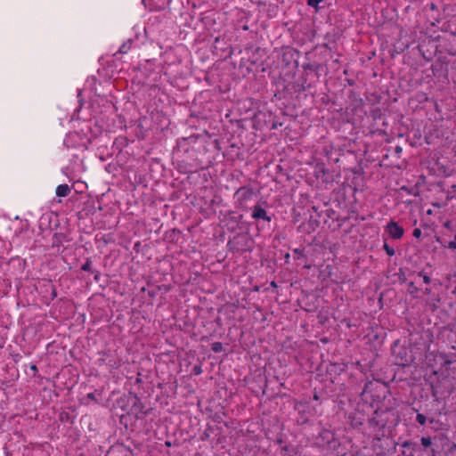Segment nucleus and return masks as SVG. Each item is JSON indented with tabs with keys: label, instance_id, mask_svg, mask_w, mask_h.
I'll use <instances>...</instances> for the list:
<instances>
[{
	"label": "nucleus",
	"instance_id": "f257e3e1",
	"mask_svg": "<svg viewBox=\"0 0 456 456\" xmlns=\"http://www.w3.org/2000/svg\"><path fill=\"white\" fill-rule=\"evenodd\" d=\"M255 196L254 189L250 186H241L234 193L235 207L242 211H248L249 202Z\"/></svg>",
	"mask_w": 456,
	"mask_h": 456
},
{
	"label": "nucleus",
	"instance_id": "f03ea898",
	"mask_svg": "<svg viewBox=\"0 0 456 456\" xmlns=\"http://www.w3.org/2000/svg\"><path fill=\"white\" fill-rule=\"evenodd\" d=\"M252 243L248 233H238L229 240L227 246L232 251L244 252L251 249Z\"/></svg>",
	"mask_w": 456,
	"mask_h": 456
},
{
	"label": "nucleus",
	"instance_id": "7ed1b4c3",
	"mask_svg": "<svg viewBox=\"0 0 456 456\" xmlns=\"http://www.w3.org/2000/svg\"><path fill=\"white\" fill-rule=\"evenodd\" d=\"M385 231L389 234V236L394 240H400L404 233V230L402 226L398 224L395 221H390L385 226Z\"/></svg>",
	"mask_w": 456,
	"mask_h": 456
},
{
	"label": "nucleus",
	"instance_id": "20e7f679",
	"mask_svg": "<svg viewBox=\"0 0 456 456\" xmlns=\"http://www.w3.org/2000/svg\"><path fill=\"white\" fill-rule=\"evenodd\" d=\"M242 218L243 215L236 214L234 211H229L225 218L228 229L235 231L237 228H239V225L241 223Z\"/></svg>",
	"mask_w": 456,
	"mask_h": 456
},
{
	"label": "nucleus",
	"instance_id": "39448f33",
	"mask_svg": "<svg viewBox=\"0 0 456 456\" xmlns=\"http://www.w3.org/2000/svg\"><path fill=\"white\" fill-rule=\"evenodd\" d=\"M251 217L254 220H264L268 223L272 221V217L267 214V211L260 205L256 204L251 208Z\"/></svg>",
	"mask_w": 456,
	"mask_h": 456
},
{
	"label": "nucleus",
	"instance_id": "423d86ee",
	"mask_svg": "<svg viewBox=\"0 0 456 456\" xmlns=\"http://www.w3.org/2000/svg\"><path fill=\"white\" fill-rule=\"evenodd\" d=\"M70 191H71L70 187L66 183L60 184L56 188V195L58 197H67L70 193Z\"/></svg>",
	"mask_w": 456,
	"mask_h": 456
},
{
	"label": "nucleus",
	"instance_id": "0eeeda50",
	"mask_svg": "<svg viewBox=\"0 0 456 456\" xmlns=\"http://www.w3.org/2000/svg\"><path fill=\"white\" fill-rule=\"evenodd\" d=\"M188 144V139L183 138L181 141L177 143V154H179L181 151L187 152L189 151V148L187 147Z\"/></svg>",
	"mask_w": 456,
	"mask_h": 456
},
{
	"label": "nucleus",
	"instance_id": "6e6552de",
	"mask_svg": "<svg viewBox=\"0 0 456 456\" xmlns=\"http://www.w3.org/2000/svg\"><path fill=\"white\" fill-rule=\"evenodd\" d=\"M132 45V41L128 40L127 42H125L118 49L117 53L124 54L126 53L130 49Z\"/></svg>",
	"mask_w": 456,
	"mask_h": 456
},
{
	"label": "nucleus",
	"instance_id": "1a4fd4ad",
	"mask_svg": "<svg viewBox=\"0 0 456 456\" xmlns=\"http://www.w3.org/2000/svg\"><path fill=\"white\" fill-rule=\"evenodd\" d=\"M211 349L215 353H220L223 351V344L221 342H214L211 345Z\"/></svg>",
	"mask_w": 456,
	"mask_h": 456
},
{
	"label": "nucleus",
	"instance_id": "9d476101",
	"mask_svg": "<svg viewBox=\"0 0 456 456\" xmlns=\"http://www.w3.org/2000/svg\"><path fill=\"white\" fill-rule=\"evenodd\" d=\"M81 269L86 272H92V261L87 258L86 263L82 265Z\"/></svg>",
	"mask_w": 456,
	"mask_h": 456
},
{
	"label": "nucleus",
	"instance_id": "9b49d317",
	"mask_svg": "<svg viewBox=\"0 0 456 456\" xmlns=\"http://www.w3.org/2000/svg\"><path fill=\"white\" fill-rule=\"evenodd\" d=\"M416 420L419 425L424 426L427 422V418L424 414L418 413L416 416Z\"/></svg>",
	"mask_w": 456,
	"mask_h": 456
},
{
	"label": "nucleus",
	"instance_id": "f8f14e48",
	"mask_svg": "<svg viewBox=\"0 0 456 456\" xmlns=\"http://www.w3.org/2000/svg\"><path fill=\"white\" fill-rule=\"evenodd\" d=\"M383 248L389 256L395 255V249L392 247H390L387 243H384Z\"/></svg>",
	"mask_w": 456,
	"mask_h": 456
},
{
	"label": "nucleus",
	"instance_id": "ddd939ff",
	"mask_svg": "<svg viewBox=\"0 0 456 456\" xmlns=\"http://www.w3.org/2000/svg\"><path fill=\"white\" fill-rule=\"evenodd\" d=\"M421 444H422L424 447H426V448L429 447V446L432 444V439H431V437H429V436H427V437L423 436V437L421 438Z\"/></svg>",
	"mask_w": 456,
	"mask_h": 456
},
{
	"label": "nucleus",
	"instance_id": "4468645a",
	"mask_svg": "<svg viewBox=\"0 0 456 456\" xmlns=\"http://www.w3.org/2000/svg\"><path fill=\"white\" fill-rule=\"evenodd\" d=\"M419 291V289L415 286L413 281L409 282L408 284V292L410 294H415Z\"/></svg>",
	"mask_w": 456,
	"mask_h": 456
},
{
	"label": "nucleus",
	"instance_id": "2eb2a0df",
	"mask_svg": "<svg viewBox=\"0 0 456 456\" xmlns=\"http://www.w3.org/2000/svg\"><path fill=\"white\" fill-rule=\"evenodd\" d=\"M418 275L422 278L424 283L429 284L431 282L430 277L426 273L419 272Z\"/></svg>",
	"mask_w": 456,
	"mask_h": 456
},
{
	"label": "nucleus",
	"instance_id": "dca6fc26",
	"mask_svg": "<svg viewBox=\"0 0 456 456\" xmlns=\"http://www.w3.org/2000/svg\"><path fill=\"white\" fill-rule=\"evenodd\" d=\"M293 252L297 259L305 257L304 248H295Z\"/></svg>",
	"mask_w": 456,
	"mask_h": 456
},
{
	"label": "nucleus",
	"instance_id": "f3484780",
	"mask_svg": "<svg viewBox=\"0 0 456 456\" xmlns=\"http://www.w3.org/2000/svg\"><path fill=\"white\" fill-rule=\"evenodd\" d=\"M323 0H307V4L311 7L317 8L318 4Z\"/></svg>",
	"mask_w": 456,
	"mask_h": 456
},
{
	"label": "nucleus",
	"instance_id": "a211bd4d",
	"mask_svg": "<svg viewBox=\"0 0 456 456\" xmlns=\"http://www.w3.org/2000/svg\"><path fill=\"white\" fill-rule=\"evenodd\" d=\"M448 248L456 250V234L452 240L449 241Z\"/></svg>",
	"mask_w": 456,
	"mask_h": 456
},
{
	"label": "nucleus",
	"instance_id": "6ab92c4d",
	"mask_svg": "<svg viewBox=\"0 0 456 456\" xmlns=\"http://www.w3.org/2000/svg\"><path fill=\"white\" fill-rule=\"evenodd\" d=\"M421 234H422V232L419 228H415L413 230V232H412L413 237L419 239L421 236Z\"/></svg>",
	"mask_w": 456,
	"mask_h": 456
},
{
	"label": "nucleus",
	"instance_id": "aec40b11",
	"mask_svg": "<svg viewBox=\"0 0 456 456\" xmlns=\"http://www.w3.org/2000/svg\"><path fill=\"white\" fill-rule=\"evenodd\" d=\"M371 385H372L371 381H368L365 383L364 388H363L362 392L361 393V396H362L369 390V388Z\"/></svg>",
	"mask_w": 456,
	"mask_h": 456
},
{
	"label": "nucleus",
	"instance_id": "412c9836",
	"mask_svg": "<svg viewBox=\"0 0 456 456\" xmlns=\"http://www.w3.org/2000/svg\"><path fill=\"white\" fill-rule=\"evenodd\" d=\"M194 372H195V374H200L201 373L200 368V367H195L194 368Z\"/></svg>",
	"mask_w": 456,
	"mask_h": 456
},
{
	"label": "nucleus",
	"instance_id": "4be33fe9",
	"mask_svg": "<svg viewBox=\"0 0 456 456\" xmlns=\"http://www.w3.org/2000/svg\"><path fill=\"white\" fill-rule=\"evenodd\" d=\"M87 397H88L89 399H92V400H94V399H95V397H94V393H89V394L87 395Z\"/></svg>",
	"mask_w": 456,
	"mask_h": 456
},
{
	"label": "nucleus",
	"instance_id": "5701e85b",
	"mask_svg": "<svg viewBox=\"0 0 456 456\" xmlns=\"http://www.w3.org/2000/svg\"><path fill=\"white\" fill-rule=\"evenodd\" d=\"M281 451L288 452L289 451V446L285 445V446L281 447Z\"/></svg>",
	"mask_w": 456,
	"mask_h": 456
},
{
	"label": "nucleus",
	"instance_id": "b1692460",
	"mask_svg": "<svg viewBox=\"0 0 456 456\" xmlns=\"http://www.w3.org/2000/svg\"><path fill=\"white\" fill-rule=\"evenodd\" d=\"M425 293H426V294H430V293H431V289L427 288V289H425Z\"/></svg>",
	"mask_w": 456,
	"mask_h": 456
},
{
	"label": "nucleus",
	"instance_id": "393cba45",
	"mask_svg": "<svg viewBox=\"0 0 456 456\" xmlns=\"http://www.w3.org/2000/svg\"><path fill=\"white\" fill-rule=\"evenodd\" d=\"M31 370H37V366H36V365H32V366H31Z\"/></svg>",
	"mask_w": 456,
	"mask_h": 456
},
{
	"label": "nucleus",
	"instance_id": "a878e982",
	"mask_svg": "<svg viewBox=\"0 0 456 456\" xmlns=\"http://www.w3.org/2000/svg\"><path fill=\"white\" fill-rule=\"evenodd\" d=\"M314 400H318V399H319V396L315 394V395H314Z\"/></svg>",
	"mask_w": 456,
	"mask_h": 456
},
{
	"label": "nucleus",
	"instance_id": "bb28decb",
	"mask_svg": "<svg viewBox=\"0 0 456 456\" xmlns=\"http://www.w3.org/2000/svg\"><path fill=\"white\" fill-rule=\"evenodd\" d=\"M271 285L273 286V287H276V284H275L274 281H272Z\"/></svg>",
	"mask_w": 456,
	"mask_h": 456
},
{
	"label": "nucleus",
	"instance_id": "cd10ccee",
	"mask_svg": "<svg viewBox=\"0 0 456 456\" xmlns=\"http://www.w3.org/2000/svg\"><path fill=\"white\" fill-rule=\"evenodd\" d=\"M277 443H278V444H281V443H282L281 439H278V440H277Z\"/></svg>",
	"mask_w": 456,
	"mask_h": 456
},
{
	"label": "nucleus",
	"instance_id": "c85d7f7f",
	"mask_svg": "<svg viewBox=\"0 0 456 456\" xmlns=\"http://www.w3.org/2000/svg\"><path fill=\"white\" fill-rule=\"evenodd\" d=\"M452 293L456 295V287L454 288V289L452 290Z\"/></svg>",
	"mask_w": 456,
	"mask_h": 456
},
{
	"label": "nucleus",
	"instance_id": "c756f323",
	"mask_svg": "<svg viewBox=\"0 0 456 456\" xmlns=\"http://www.w3.org/2000/svg\"><path fill=\"white\" fill-rule=\"evenodd\" d=\"M407 445H408V443H407V442H405V443L403 444V446H404V447H405V446H407Z\"/></svg>",
	"mask_w": 456,
	"mask_h": 456
}]
</instances>
